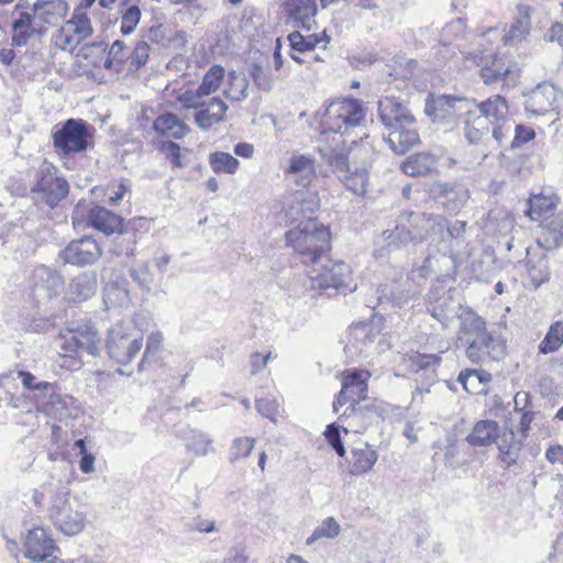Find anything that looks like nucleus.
I'll return each instance as SVG.
<instances>
[{
	"label": "nucleus",
	"instance_id": "obj_48",
	"mask_svg": "<svg viewBox=\"0 0 563 563\" xmlns=\"http://www.w3.org/2000/svg\"><path fill=\"white\" fill-rule=\"evenodd\" d=\"M229 89L224 91L225 98L232 101H243L247 98L249 81L243 74L230 71L228 75Z\"/></svg>",
	"mask_w": 563,
	"mask_h": 563
},
{
	"label": "nucleus",
	"instance_id": "obj_49",
	"mask_svg": "<svg viewBox=\"0 0 563 563\" xmlns=\"http://www.w3.org/2000/svg\"><path fill=\"white\" fill-rule=\"evenodd\" d=\"M224 78V68L220 65H213L205 74L201 84L198 86V92L209 96L218 90Z\"/></svg>",
	"mask_w": 563,
	"mask_h": 563
},
{
	"label": "nucleus",
	"instance_id": "obj_35",
	"mask_svg": "<svg viewBox=\"0 0 563 563\" xmlns=\"http://www.w3.org/2000/svg\"><path fill=\"white\" fill-rule=\"evenodd\" d=\"M286 172L296 176L298 186L306 188L316 176L314 159L309 155H292Z\"/></svg>",
	"mask_w": 563,
	"mask_h": 563
},
{
	"label": "nucleus",
	"instance_id": "obj_22",
	"mask_svg": "<svg viewBox=\"0 0 563 563\" xmlns=\"http://www.w3.org/2000/svg\"><path fill=\"white\" fill-rule=\"evenodd\" d=\"M456 258L453 245L448 250L441 247L437 253H429L421 265L412 269L411 275H418L422 279L432 277L433 275H446L450 269H455Z\"/></svg>",
	"mask_w": 563,
	"mask_h": 563
},
{
	"label": "nucleus",
	"instance_id": "obj_62",
	"mask_svg": "<svg viewBox=\"0 0 563 563\" xmlns=\"http://www.w3.org/2000/svg\"><path fill=\"white\" fill-rule=\"evenodd\" d=\"M514 120L507 118L505 120L498 121L497 123L490 126L493 137L497 141L499 145H501L505 141L510 139L514 130Z\"/></svg>",
	"mask_w": 563,
	"mask_h": 563
},
{
	"label": "nucleus",
	"instance_id": "obj_19",
	"mask_svg": "<svg viewBox=\"0 0 563 563\" xmlns=\"http://www.w3.org/2000/svg\"><path fill=\"white\" fill-rule=\"evenodd\" d=\"M318 153L329 170L338 176L349 172V147L341 136L324 137L318 145Z\"/></svg>",
	"mask_w": 563,
	"mask_h": 563
},
{
	"label": "nucleus",
	"instance_id": "obj_23",
	"mask_svg": "<svg viewBox=\"0 0 563 563\" xmlns=\"http://www.w3.org/2000/svg\"><path fill=\"white\" fill-rule=\"evenodd\" d=\"M560 96L558 88L550 82L539 84L527 96L525 109L536 115H543L556 111V102Z\"/></svg>",
	"mask_w": 563,
	"mask_h": 563
},
{
	"label": "nucleus",
	"instance_id": "obj_53",
	"mask_svg": "<svg viewBox=\"0 0 563 563\" xmlns=\"http://www.w3.org/2000/svg\"><path fill=\"white\" fill-rule=\"evenodd\" d=\"M255 439L249 437L235 438L232 442L231 446V462H234L241 457H247L253 448H254Z\"/></svg>",
	"mask_w": 563,
	"mask_h": 563
},
{
	"label": "nucleus",
	"instance_id": "obj_12",
	"mask_svg": "<svg viewBox=\"0 0 563 563\" xmlns=\"http://www.w3.org/2000/svg\"><path fill=\"white\" fill-rule=\"evenodd\" d=\"M142 338L124 333L120 327L109 331L107 340L108 355L118 364H129L142 349Z\"/></svg>",
	"mask_w": 563,
	"mask_h": 563
},
{
	"label": "nucleus",
	"instance_id": "obj_25",
	"mask_svg": "<svg viewBox=\"0 0 563 563\" xmlns=\"http://www.w3.org/2000/svg\"><path fill=\"white\" fill-rule=\"evenodd\" d=\"M475 63L481 67V77L486 85H493L505 80L510 74V67L505 59L498 55L485 56L481 53L474 56Z\"/></svg>",
	"mask_w": 563,
	"mask_h": 563
},
{
	"label": "nucleus",
	"instance_id": "obj_21",
	"mask_svg": "<svg viewBox=\"0 0 563 563\" xmlns=\"http://www.w3.org/2000/svg\"><path fill=\"white\" fill-rule=\"evenodd\" d=\"M379 330L373 323L358 322L349 329L345 353L351 357H367L368 347L374 344Z\"/></svg>",
	"mask_w": 563,
	"mask_h": 563
},
{
	"label": "nucleus",
	"instance_id": "obj_47",
	"mask_svg": "<svg viewBox=\"0 0 563 563\" xmlns=\"http://www.w3.org/2000/svg\"><path fill=\"white\" fill-rule=\"evenodd\" d=\"M209 164L216 174H235L240 162L227 152H214L209 155Z\"/></svg>",
	"mask_w": 563,
	"mask_h": 563
},
{
	"label": "nucleus",
	"instance_id": "obj_38",
	"mask_svg": "<svg viewBox=\"0 0 563 563\" xmlns=\"http://www.w3.org/2000/svg\"><path fill=\"white\" fill-rule=\"evenodd\" d=\"M530 30V8L527 5L517 7V15L508 32L503 36L506 45H514L521 42Z\"/></svg>",
	"mask_w": 563,
	"mask_h": 563
},
{
	"label": "nucleus",
	"instance_id": "obj_44",
	"mask_svg": "<svg viewBox=\"0 0 563 563\" xmlns=\"http://www.w3.org/2000/svg\"><path fill=\"white\" fill-rule=\"evenodd\" d=\"M563 345V321L553 322L543 340L538 345L539 354L548 355L558 352Z\"/></svg>",
	"mask_w": 563,
	"mask_h": 563
},
{
	"label": "nucleus",
	"instance_id": "obj_64",
	"mask_svg": "<svg viewBox=\"0 0 563 563\" xmlns=\"http://www.w3.org/2000/svg\"><path fill=\"white\" fill-rule=\"evenodd\" d=\"M549 235L548 240L552 242L554 246L560 245L563 241V213H558L545 227Z\"/></svg>",
	"mask_w": 563,
	"mask_h": 563
},
{
	"label": "nucleus",
	"instance_id": "obj_58",
	"mask_svg": "<svg viewBox=\"0 0 563 563\" xmlns=\"http://www.w3.org/2000/svg\"><path fill=\"white\" fill-rule=\"evenodd\" d=\"M143 40L165 46L169 42L168 30L163 24H155L143 30Z\"/></svg>",
	"mask_w": 563,
	"mask_h": 563
},
{
	"label": "nucleus",
	"instance_id": "obj_31",
	"mask_svg": "<svg viewBox=\"0 0 563 563\" xmlns=\"http://www.w3.org/2000/svg\"><path fill=\"white\" fill-rule=\"evenodd\" d=\"M88 223L96 230L109 235L114 232L123 233L122 224L123 219L119 214L103 208L96 206L92 208L88 216Z\"/></svg>",
	"mask_w": 563,
	"mask_h": 563
},
{
	"label": "nucleus",
	"instance_id": "obj_36",
	"mask_svg": "<svg viewBox=\"0 0 563 563\" xmlns=\"http://www.w3.org/2000/svg\"><path fill=\"white\" fill-rule=\"evenodd\" d=\"M153 129L161 135L177 140L185 137L190 131L189 126L172 112L161 114L154 121Z\"/></svg>",
	"mask_w": 563,
	"mask_h": 563
},
{
	"label": "nucleus",
	"instance_id": "obj_10",
	"mask_svg": "<svg viewBox=\"0 0 563 563\" xmlns=\"http://www.w3.org/2000/svg\"><path fill=\"white\" fill-rule=\"evenodd\" d=\"M411 276H400L398 279L380 284L376 289L379 306L391 305L401 307L420 295V287Z\"/></svg>",
	"mask_w": 563,
	"mask_h": 563
},
{
	"label": "nucleus",
	"instance_id": "obj_5",
	"mask_svg": "<svg viewBox=\"0 0 563 563\" xmlns=\"http://www.w3.org/2000/svg\"><path fill=\"white\" fill-rule=\"evenodd\" d=\"M322 261L324 263L319 262L310 272L311 288L325 291L328 296L338 292H352L356 289L349 264L343 261H333L327 256Z\"/></svg>",
	"mask_w": 563,
	"mask_h": 563
},
{
	"label": "nucleus",
	"instance_id": "obj_33",
	"mask_svg": "<svg viewBox=\"0 0 563 563\" xmlns=\"http://www.w3.org/2000/svg\"><path fill=\"white\" fill-rule=\"evenodd\" d=\"M287 11L295 26L311 30L318 8L314 0H290Z\"/></svg>",
	"mask_w": 563,
	"mask_h": 563
},
{
	"label": "nucleus",
	"instance_id": "obj_8",
	"mask_svg": "<svg viewBox=\"0 0 563 563\" xmlns=\"http://www.w3.org/2000/svg\"><path fill=\"white\" fill-rule=\"evenodd\" d=\"M507 354V341L496 331H487L467 342L465 355L472 364L483 365L499 362Z\"/></svg>",
	"mask_w": 563,
	"mask_h": 563
},
{
	"label": "nucleus",
	"instance_id": "obj_13",
	"mask_svg": "<svg viewBox=\"0 0 563 563\" xmlns=\"http://www.w3.org/2000/svg\"><path fill=\"white\" fill-rule=\"evenodd\" d=\"M69 191L68 183L65 178L56 175L54 168H45L38 172L36 184L32 192L37 195L48 207L54 208Z\"/></svg>",
	"mask_w": 563,
	"mask_h": 563
},
{
	"label": "nucleus",
	"instance_id": "obj_43",
	"mask_svg": "<svg viewBox=\"0 0 563 563\" xmlns=\"http://www.w3.org/2000/svg\"><path fill=\"white\" fill-rule=\"evenodd\" d=\"M515 219L510 212L504 208H494L489 210L485 227L489 230L498 231L507 235L514 229Z\"/></svg>",
	"mask_w": 563,
	"mask_h": 563
},
{
	"label": "nucleus",
	"instance_id": "obj_27",
	"mask_svg": "<svg viewBox=\"0 0 563 563\" xmlns=\"http://www.w3.org/2000/svg\"><path fill=\"white\" fill-rule=\"evenodd\" d=\"M12 37L11 44L14 47L25 46L29 40L34 35H42L46 29L36 26V21L31 12L22 11L11 24Z\"/></svg>",
	"mask_w": 563,
	"mask_h": 563
},
{
	"label": "nucleus",
	"instance_id": "obj_9",
	"mask_svg": "<svg viewBox=\"0 0 563 563\" xmlns=\"http://www.w3.org/2000/svg\"><path fill=\"white\" fill-rule=\"evenodd\" d=\"M90 19L81 9H75L71 18L54 34L53 41L62 51H74L92 35Z\"/></svg>",
	"mask_w": 563,
	"mask_h": 563
},
{
	"label": "nucleus",
	"instance_id": "obj_37",
	"mask_svg": "<svg viewBox=\"0 0 563 563\" xmlns=\"http://www.w3.org/2000/svg\"><path fill=\"white\" fill-rule=\"evenodd\" d=\"M228 110V106L219 97H214L207 108L198 109L195 114L196 124L202 130H209L213 124L221 122Z\"/></svg>",
	"mask_w": 563,
	"mask_h": 563
},
{
	"label": "nucleus",
	"instance_id": "obj_63",
	"mask_svg": "<svg viewBox=\"0 0 563 563\" xmlns=\"http://www.w3.org/2000/svg\"><path fill=\"white\" fill-rule=\"evenodd\" d=\"M206 97L203 93L198 92V88L195 90H186L178 95L177 101L181 103L185 109H200L206 106L202 98Z\"/></svg>",
	"mask_w": 563,
	"mask_h": 563
},
{
	"label": "nucleus",
	"instance_id": "obj_39",
	"mask_svg": "<svg viewBox=\"0 0 563 563\" xmlns=\"http://www.w3.org/2000/svg\"><path fill=\"white\" fill-rule=\"evenodd\" d=\"M498 422L494 420H481L475 423L466 441L472 446H486L498 438Z\"/></svg>",
	"mask_w": 563,
	"mask_h": 563
},
{
	"label": "nucleus",
	"instance_id": "obj_24",
	"mask_svg": "<svg viewBox=\"0 0 563 563\" xmlns=\"http://www.w3.org/2000/svg\"><path fill=\"white\" fill-rule=\"evenodd\" d=\"M320 208V200L316 191L297 190L292 195L290 205L286 210V217L291 222L316 221L314 213Z\"/></svg>",
	"mask_w": 563,
	"mask_h": 563
},
{
	"label": "nucleus",
	"instance_id": "obj_3",
	"mask_svg": "<svg viewBox=\"0 0 563 563\" xmlns=\"http://www.w3.org/2000/svg\"><path fill=\"white\" fill-rule=\"evenodd\" d=\"M285 239L305 264L318 265L331 249L329 229L317 221L300 222L286 232Z\"/></svg>",
	"mask_w": 563,
	"mask_h": 563
},
{
	"label": "nucleus",
	"instance_id": "obj_54",
	"mask_svg": "<svg viewBox=\"0 0 563 563\" xmlns=\"http://www.w3.org/2000/svg\"><path fill=\"white\" fill-rule=\"evenodd\" d=\"M150 45L145 40L139 41L132 53L129 55L130 66L139 69L143 67L150 57Z\"/></svg>",
	"mask_w": 563,
	"mask_h": 563
},
{
	"label": "nucleus",
	"instance_id": "obj_46",
	"mask_svg": "<svg viewBox=\"0 0 563 563\" xmlns=\"http://www.w3.org/2000/svg\"><path fill=\"white\" fill-rule=\"evenodd\" d=\"M354 195L363 196L366 192V187L368 184V173L364 167L355 168L353 173L350 170L345 174L342 173L338 177Z\"/></svg>",
	"mask_w": 563,
	"mask_h": 563
},
{
	"label": "nucleus",
	"instance_id": "obj_52",
	"mask_svg": "<svg viewBox=\"0 0 563 563\" xmlns=\"http://www.w3.org/2000/svg\"><path fill=\"white\" fill-rule=\"evenodd\" d=\"M387 245L390 249H400L406 245L408 242L412 241V235L410 230L406 228L404 224H397L394 230L385 231Z\"/></svg>",
	"mask_w": 563,
	"mask_h": 563
},
{
	"label": "nucleus",
	"instance_id": "obj_26",
	"mask_svg": "<svg viewBox=\"0 0 563 563\" xmlns=\"http://www.w3.org/2000/svg\"><path fill=\"white\" fill-rule=\"evenodd\" d=\"M495 443L497 444L500 461L506 468H509L518 463L519 454L522 450L523 439H517L515 431L511 428L498 429V438Z\"/></svg>",
	"mask_w": 563,
	"mask_h": 563
},
{
	"label": "nucleus",
	"instance_id": "obj_15",
	"mask_svg": "<svg viewBox=\"0 0 563 563\" xmlns=\"http://www.w3.org/2000/svg\"><path fill=\"white\" fill-rule=\"evenodd\" d=\"M386 413L387 410L382 401H377L376 399L371 400L367 398L351 408V412L346 420L347 427H343V431L347 433L349 428H351L354 432L361 433L369 426L384 420Z\"/></svg>",
	"mask_w": 563,
	"mask_h": 563
},
{
	"label": "nucleus",
	"instance_id": "obj_41",
	"mask_svg": "<svg viewBox=\"0 0 563 563\" xmlns=\"http://www.w3.org/2000/svg\"><path fill=\"white\" fill-rule=\"evenodd\" d=\"M492 379L490 373L483 369L466 368L459 374L457 382L464 390L472 395L484 391L485 385Z\"/></svg>",
	"mask_w": 563,
	"mask_h": 563
},
{
	"label": "nucleus",
	"instance_id": "obj_34",
	"mask_svg": "<svg viewBox=\"0 0 563 563\" xmlns=\"http://www.w3.org/2000/svg\"><path fill=\"white\" fill-rule=\"evenodd\" d=\"M438 159L434 155L421 152L408 156L401 164V170L410 177L426 176L435 170Z\"/></svg>",
	"mask_w": 563,
	"mask_h": 563
},
{
	"label": "nucleus",
	"instance_id": "obj_6",
	"mask_svg": "<svg viewBox=\"0 0 563 563\" xmlns=\"http://www.w3.org/2000/svg\"><path fill=\"white\" fill-rule=\"evenodd\" d=\"M365 120V110L363 102L354 98L333 100L323 113L321 124L333 132L343 136L350 134L355 128H358Z\"/></svg>",
	"mask_w": 563,
	"mask_h": 563
},
{
	"label": "nucleus",
	"instance_id": "obj_51",
	"mask_svg": "<svg viewBox=\"0 0 563 563\" xmlns=\"http://www.w3.org/2000/svg\"><path fill=\"white\" fill-rule=\"evenodd\" d=\"M340 532L341 527L336 520L333 517H328L313 530L312 534L307 539V544L310 545L320 538L333 539L338 537Z\"/></svg>",
	"mask_w": 563,
	"mask_h": 563
},
{
	"label": "nucleus",
	"instance_id": "obj_17",
	"mask_svg": "<svg viewBox=\"0 0 563 563\" xmlns=\"http://www.w3.org/2000/svg\"><path fill=\"white\" fill-rule=\"evenodd\" d=\"M59 549L55 541L47 534L46 530L36 527L30 530L24 542V555L33 562L56 563Z\"/></svg>",
	"mask_w": 563,
	"mask_h": 563
},
{
	"label": "nucleus",
	"instance_id": "obj_14",
	"mask_svg": "<svg viewBox=\"0 0 563 563\" xmlns=\"http://www.w3.org/2000/svg\"><path fill=\"white\" fill-rule=\"evenodd\" d=\"M64 277L60 273L47 266H37L30 277V285L36 300H52L64 289Z\"/></svg>",
	"mask_w": 563,
	"mask_h": 563
},
{
	"label": "nucleus",
	"instance_id": "obj_28",
	"mask_svg": "<svg viewBox=\"0 0 563 563\" xmlns=\"http://www.w3.org/2000/svg\"><path fill=\"white\" fill-rule=\"evenodd\" d=\"M98 288L97 274L87 271L75 276L68 284L67 298L71 302H82L91 298Z\"/></svg>",
	"mask_w": 563,
	"mask_h": 563
},
{
	"label": "nucleus",
	"instance_id": "obj_59",
	"mask_svg": "<svg viewBox=\"0 0 563 563\" xmlns=\"http://www.w3.org/2000/svg\"><path fill=\"white\" fill-rule=\"evenodd\" d=\"M129 275L140 288L150 289L152 284L150 266L147 262L140 264L137 267L129 269Z\"/></svg>",
	"mask_w": 563,
	"mask_h": 563
},
{
	"label": "nucleus",
	"instance_id": "obj_2",
	"mask_svg": "<svg viewBox=\"0 0 563 563\" xmlns=\"http://www.w3.org/2000/svg\"><path fill=\"white\" fill-rule=\"evenodd\" d=\"M467 117L464 121V136L471 144H477L488 134L490 126L500 120L509 118L507 100L495 95L478 102L474 98H467Z\"/></svg>",
	"mask_w": 563,
	"mask_h": 563
},
{
	"label": "nucleus",
	"instance_id": "obj_30",
	"mask_svg": "<svg viewBox=\"0 0 563 563\" xmlns=\"http://www.w3.org/2000/svg\"><path fill=\"white\" fill-rule=\"evenodd\" d=\"M67 11L68 4L65 0H36L31 14L35 21L40 20L44 24L55 26L65 18Z\"/></svg>",
	"mask_w": 563,
	"mask_h": 563
},
{
	"label": "nucleus",
	"instance_id": "obj_55",
	"mask_svg": "<svg viewBox=\"0 0 563 563\" xmlns=\"http://www.w3.org/2000/svg\"><path fill=\"white\" fill-rule=\"evenodd\" d=\"M16 375H18V378L21 379L23 388L26 390L44 391V390H48L53 387V385L48 382L37 380V378L31 372H27V371L20 369L16 372Z\"/></svg>",
	"mask_w": 563,
	"mask_h": 563
},
{
	"label": "nucleus",
	"instance_id": "obj_1",
	"mask_svg": "<svg viewBox=\"0 0 563 563\" xmlns=\"http://www.w3.org/2000/svg\"><path fill=\"white\" fill-rule=\"evenodd\" d=\"M378 118L388 131L383 139L396 154L402 155L420 143L416 118L399 99L382 98L378 101Z\"/></svg>",
	"mask_w": 563,
	"mask_h": 563
},
{
	"label": "nucleus",
	"instance_id": "obj_16",
	"mask_svg": "<svg viewBox=\"0 0 563 563\" xmlns=\"http://www.w3.org/2000/svg\"><path fill=\"white\" fill-rule=\"evenodd\" d=\"M102 255V249L91 236H82L70 241L59 252V258L65 264L87 266L96 263Z\"/></svg>",
	"mask_w": 563,
	"mask_h": 563
},
{
	"label": "nucleus",
	"instance_id": "obj_45",
	"mask_svg": "<svg viewBox=\"0 0 563 563\" xmlns=\"http://www.w3.org/2000/svg\"><path fill=\"white\" fill-rule=\"evenodd\" d=\"M466 221L455 220L446 225L445 233L442 234V250H448L453 245L455 258H457V251L462 244L465 243L464 234L466 231Z\"/></svg>",
	"mask_w": 563,
	"mask_h": 563
},
{
	"label": "nucleus",
	"instance_id": "obj_50",
	"mask_svg": "<svg viewBox=\"0 0 563 563\" xmlns=\"http://www.w3.org/2000/svg\"><path fill=\"white\" fill-rule=\"evenodd\" d=\"M487 331L484 318L475 314L474 312L466 313L461 320V332L465 335L478 338Z\"/></svg>",
	"mask_w": 563,
	"mask_h": 563
},
{
	"label": "nucleus",
	"instance_id": "obj_18",
	"mask_svg": "<svg viewBox=\"0 0 563 563\" xmlns=\"http://www.w3.org/2000/svg\"><path fill=\"white\" fill-rule=\"evenodd\" d=\"M49 518L54 526L66 536H76L85 528L86 518L74 510L65 497H57L51 509Z\"/></svg>",
	"mask_w": 563,
	"mask_h": 563
},
{
	"label": "nucleus",
	"instance_id": "obj_20",
	"mask_svg": "<svg viewBox=\"0 0 563 563\" xmlns=\"http://www.w3.org/2000/svg\"><path fill=\"white\" fill-rule=\"evenodd\" d=\"M431 191L449 213L460 212L470 199L468 188L457 181L434 183Z\"/></svg>",
	"mask_w": 563,
	"mask_h": 563
},
{
	"label": "nucleus",
	"instance_id": "obj_57",
	"mask_svg": "<svg viewBox=\"0 0 563 563\" xmlns=\"http://www.w3.org/2000/svg\"><path fill=\"white\" fill-rule=\"evenodd\" d=\"M324 437L329 445L335 451L340 457H344L346 450L341 438V430L336 423H331L327 427Z\"/></svg>",
	"mask_w": 563,
	"mask_h": 563
},
{
	"label": "nucleus",
	"instance_id": "obj_11",
	"mask_svg": "<svg viewBox=\"0 0 563 563\" xmlns=\"http://www.w3.org/2000/svg\"><path fill=\"white\" fill-rule=\"evenodd\" d=\"M424 112L433 121L449 123L452 119L459 118L466 121L467 98L452 95H440L428 98L424 106Z\"/></svg>",
	"mask_w": 563,
	"mask_h": 563
},
{
	"label": "nucleus",
	"instance_id": "obj_4",
	"mask_svg": "<svg viewBox=\"0 0 563 563\" xmlns=\"http://www.w3.org/2000/svg\"><path fill=\"white\" fill-rule=\"evenodd\" d=\"M93 125L82 119L70 118L55 125L52 133L53 147L62 158L82 154L95 146Z\"/></svg>",
	"mask_w": 563,
	"mask_h": 563
},
{
	"label": "nucleus",
	"instance_id": "obj_40",
	"mask_svg": "<svg viewBox=\"0 0 563 563\" xmlns=\"http://www.w3.org/2000/svg\"><path fill=\"white\" fill-rule=\"evenodd\" d=\"M371 373L364 369H347L342 379V386L356 397L360 401L367 399V380Z\"/></svg>",
	"mask_w": 563,
	"mask_h": 563
},
{
	"label": "nucleus",
	"instance_id": "obj_29",
	"mask_svg": "<svg viewBox=\"0 0 563 563\" xmlns=\"http://www.w3.org/2000/svg\"><path fill=\"white\" fill-rule=\"evenodd\" d=\"M378 460V453L367 442H358L351 450L349 473L357 476L368 473Z\"/></svg>",
	"mask_w": 563,
	"mask_h": 563
},
{
	"label": "nucleus",
	"instance_id": "obj_42",
	"mask_svg": "<svg viewBox=\"0 0 563 563\" xmlns=\"http://www.w3.org/2000/svg\"><path fill=\"white\" fill-rule=\"evenodd\" d=\"M527 267L530 283L536 289L550 279L549 257L545 254L529 258Z\"/></svg>",
	"mask_w": 563,
	"mask_h": 563
},
{
	"label": "nucleus",
	"instance_id": "obj_60",
	"mask_svg": "<svg viewBox=\"0 0 563 563\" xmlns=\"http://www.w3.org/2000/svg\"><path fill=\"white\" fill-rule=\"evenodd\" d=\"M212 440L203 432H195L190 442L186 444V449L194 451L197 455H207L210 451Z\"/></svg>",
	"mask_w": 563,
	"mask_h": 563
},
{
	"label": "nucleus",
	"instance_id": "obj_61",
	"mask_svg": "<svg viewBox=\"0 0 563 563\" xmlns=\"http://www.w3.org/2000/svg\"><path fill=\"white\" fill-rule=\"evenodd\" d=\"M250 75L254 84L263 91H269L273 87V79L267 70L254 63L251 66Z\"/></svg>",
	"mask_w": 563,
	"mask_h": 563
},
{
	"label": "nucleus",
	"instance_id": "obj_32",
	"mask_svg": "<svg viewBox=\"0 0 563 563\" xmlns=\"http://www.w3.org/2000/svg\"><path fill=\"white\" fill-rule=\"evenodd\" d=\"M560 198L549 188L533 194L528 199L526 214L533 221L547 218L556 208Z\"/></svg>",
	"mask_w": 563,
	"mask_h": 563
},
{
	"label": "nucleus",
	"instance_id": "obj_56",
	"mask_svg": "<svg viewBox=\"0 0 563 563\" xmlns=\"http://www.w3.org/2000/svg\"><path fill=\"white\" fill-rule=\"evenodd\" d=\"M141 19V10L137 5L129 7L121 18V33L124 35L131 34Z\"/></svg>",
	"mask_w": 563,
	"mask_h": 563
},
{
	"label": "nucleus",
	"instance_id": "obj_7",
	"mask_svg": "<svg viewBox=\"0 0 563 563\" xmlns=\"http://www.w3.org/2000/svg\"><path fill=\"white\" fill-rule=\"evenodd\" d=\"M58 345L65 356H97L101 350V338L91 323H85L60 332Z\"/></svg>",
	"mask_w": 563,
	"mask_h": 563
}]
</instances>
